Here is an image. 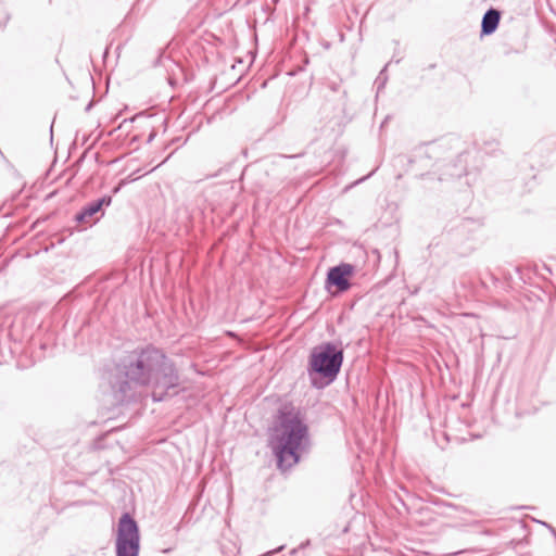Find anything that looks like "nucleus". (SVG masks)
Here are the masks:
<instances>
[{
	"mask_svg": "<svg viewBox=\"0 0 556 556\" xmlns=\"http://www.w3.org/2000/svg\"><path fill=\"white\" fill-rule=\"evenodd\" d=\"M124 380L113 386L116 401L135 396L132 387H149L153 402H162L178 393L180 377L174 362L163 350L149 344L129 352L117 365Z\"/></svg>",
	"mask_w": 556,
	"mask_h": 556,
	"instance_id": "f257e3e1",
	"label": "nucleus"
},
{
	"mask_svg": "<svg viewBox=\"0 0 556 556\" xmlns=\"http://www.w3.org/2000/svg\"><path fill=\"white\" fill-rule=\"evenodd\" d=\"M308 443V427L301 413L292 405H283L269 437V446L276 455L280 469L295 465L302 451Z\"/></svg>",
	"mask_w": 556,
	"mask_h": 556,
	"instance_id": "f03ea898",
	"label": "nucleus"
},
{
	"mask_svg": "<svg viewBox=\"0 0 556 556\" xmlns=\"http://www.w3.org/2000/svg\"><path fill=\"white\" fill-rule=\"evenodd\" d=\"M343 363V351L326 342L313 349L307 367L312 387L323 389L338 376Z\"/></svg>",
	"mask_w": 556,
	"mask_h": 556,
	"instance_id": "7ed1b4c3",
	"label": "nucleus"
},
{
	"mask_svg": "<svg viewBox=\"0 0 556 556\" xmlns=\"http://www.w3.org/2000/svg\"><path fill=\"white\" fill-rule=\"evenodd\" d=\"M140 536L138 525L129 514H124L118 522L116 556H138Z\"/></svg>",
	"mask_w": 556,
	"mask_h": 556,
	"instance_id": "20e7f679",
	"label": "nucleus"
},
{
	"mask_svg": "<svg viewBox=\"0 0 556 556\" xmlns=\"http://www.w3.org/2000/svg\"><path fill=\"white\" fill-rule=\"evenodd\" d=\"M354 273V266L349 263H341L329 269L327 283L337 287L341 292L350 289L349 277Z\"/></svg>",
	"mask_w": 556,
	"mask_h": 556,
	"instance_id": "39448f33",
	"label": "nucleus"
},
{
	"mask_svg": "<svg viewBox=\"0 0 556 556\" xmlns=\"http://www.w3.org/2000/svg\"><path fill=\"white\" fill-rule=\"evenodd\" d=\"M112 202V197L104 195L96 201L87 203L79 213L76 214L75 219L78 223H89L91 218L99 212L103 206H109Z\"/></svg>",
	"mask_w": 556,
	"mask_h": 556,
	"instance_id": "423d86ee",
	"label": "nucleus"
},
{
	"mask_svg": "<svg viewBox=\"0 0 556 556\" xmlns=\"http://www.w3.org/2000/svg\"><path fill=\"white\" fill-rule=\"evenodd\" d=\"M500 20H501L500 11L496 9H493V8L489 9L482 17L481 34L482 35L493 34L496 30V28L498 27Z\"/></svg>",
	"mask_w": 556,
	"mask_h": 556,
	"instance_id": "0eeeda50",
	"label": "nucleus"
},
{
	"mask_svg": "<svg viewBox=\"0 0 556 556\" xmlns=\"http://www.w3.org/2000/svg\"><path fill=\"white\" fill-rule=\"evenodd\" d=\"M282 548H283V546H279V548H277V549H276V552H277V551H280V549H282ZM274 553H275V551H274ZM270 554H273V552H269L267 555H270Z\"/></svg>",
	"mask_w": 556,
	"mask_h": 556,
	"instance_id": "6e6552de",
	"label": "nucleus"
},
{
	"mask_svg": "<svg viewBox=\"0 0 556 556\" xmlns=\"http://www.w3.org/2000/svg\"><path fill=\"white\" fill-rule=\"evenodd\" d=\"M331 89H332L333 91H337V90H338V87H337L336 85H333V86H331Z\"/></svg>",
	"mask_w": 556,
	"mask_h": 556,
	"instance_id": "1a4fd4ad",
	"label": "nucleus"
}]
</instances>
